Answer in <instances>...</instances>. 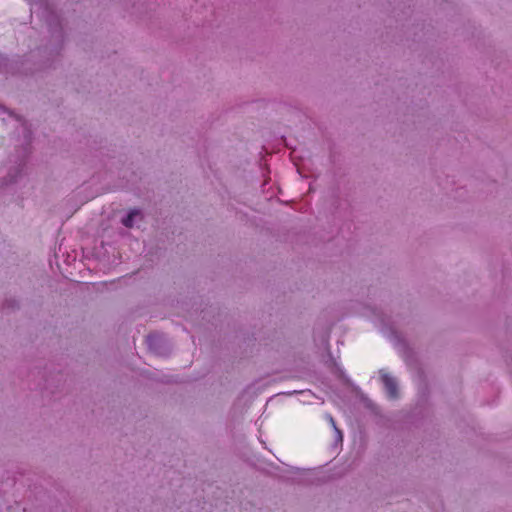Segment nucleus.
<instances>
[{
	"mask_svg": "<svg viewBox=\"0 0 512 512\" xmlns=\"http://www.w3.org/2000/svg\"><path fill=\"white\" fill-rule=\"evenodd\" d=\"M381 379L385 386L388 396L392 399L397 398L398 397V389H397V382H396L395 378H393L389 374L381 371Z\"/></svg>",
	"mask_w": 512,
	"mask_h": 512,
	"instance_id": "1",
	"label": "nucleus"
},
{
	"mask_svg": "<svg viewBox=\"0 0 512 512\" xmlns=\"http://www.w3.org/2000/svg\"><path fill=\"white\" fill-rule=\"evenodd\" d=\"M138 215V212L137 211H132L130 212L124 219H123V224L126 226V227H132L133 226V219L134 217Z\"/></svg>",
	"mask_w": 512,
	"mask_h": 512,
	"instance_id": "2",
	"label": "nucleus"
},
{
	"mask_svg": "<svg viewBox=\"0 0 512 512\" xmlns=\"http://www.w3.org/2000/svg\"><path fill=\"white\" fill-rule=\"evenodd\" d=\"M329 422H330V425H332V427L334 428V430L337 434V437L342 439V432L336 427V423L332 416H329Z\"/></svg>",
	"mask_w": 512,
	"mask_h": 512,
	"instance_id": "3",
	"label": "nucleus"
}]
</instances>
